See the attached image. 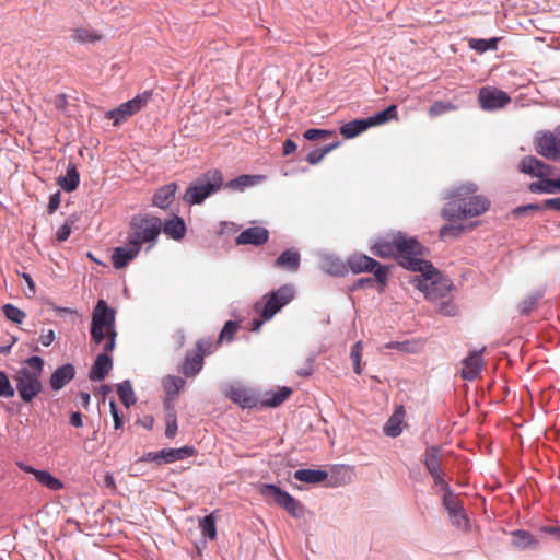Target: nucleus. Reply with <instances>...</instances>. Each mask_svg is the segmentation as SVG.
<instances>
[{
  "label": "nucleus",
  "instance_id": "nucleus-1",
  "mask_svg": "<svg viewBox=\"0 0 560 560\" xmlns=\"http://www.w3.org/2000/svg\"><path fill=\"white\" fill-rule=\"evenodd\" d=\"M115 310L104 300L96 303L91 322V338L96 345L103 343L104 352L98 354L90 371V380L103 381L113 368L109 352L115 349L117 331L115 327Z\"/></svg>",
  "mask_w": 560,
  "mask_h": 560
},
{
  "label": "nucleus",
  "instance_id": "nucleus-2",
  "mask_svg": "<svg viewBox=\"0 0 560 560\" xmlns=\"http://www.w3.org/2000/svg\"><path fill=\"white\" fill-rule=\"evenodd\" d=\"M477 191V185L471 183L460 185L450 191V201L441 212L443 219L448 222L466 221L487 212L491 202Z\"/></svg>",
  "mask_w": 560,
  "mask_h": 560
},
{
  "label": "nucleus",
  "instance_id": "nucleus-3",
  "mask_svg": "<svg viewBox=\"0 0 560 560\" xmlns=\"http://www.w3.org/2000/svg\"><path fill=\"white\" fill-rule=\"evenodd\" d=\"M44 360L34 355L25 360V365L19 369L12 376L15 383V392L25 404L32 402L44 389L42 374Z\"/></svg>",
  "mask_w": 560,
  "mask_h": 560
},
{
  "label": "nucleus",
  "instance_id": "nucleus-4",
  "mask_svg": "<svg viewBox=\"0 0 560 560\" xmlns=\"http://www.w3.org/2000/svg\"><path fill=\"white\" fill-rule=\"evenodd\" d=\"M295 295L292 284H283L277 290L265 294L260 301L256 302L254 310L261 318H255L252 322V330L259 331L264 322L271 319L283 306L289 304Z\"/></svg>",
  "mask_w": 560,
  "mask_h": 560
},
{
  "label": "nucleus",
  "instance_id": "nucleus-5",
  "mask_svg": "<svg viewBox=\"0 0 560 560\" xmlns=\"http://www.w3.org/2000/svg\"><path fill=\"white\" fill-rule=\"evenodd\" d=\"M162 231V221L153 215H136L130 221L128 240L136 246L142 247L147 244V250L155 246Z\"/></svg>",
  "mask_w": 560,
  "mask_h": 560
},
{
  "label": "nucleus",
  "instance_id": "nucleus-6",
  "mask_svg": "<svg viewBox=\"0 0 560 560\" xmlns=\"http://www.w3.org/2000/svg\"><path fill=\"white\" fill-rule=\"evenodd\" d=\"M418 272L420 273L413 276L410 283L423 292L428 300L436 301L450 292L451 281L443 278L432 265L431 268H422Z\"/></svg>",
  "mask_w": 560,
  "mask_h": 560
},
{
  "label": "nucleus",
  "instance_id": "nucleus-7",
  "mask_svg": "<svg viewBox=\"0 0 560 560\" xmlns=\"http://www.w3.org/2000/svg\"><path fill=\"white\" fill-rule=\"evenodd\" d=\"M404 244L398 246L395 257L399 264L411 271H418L422 268H431V264L423 259L425 247H423L415 237L408 236L401 232Z\"/></svg>",
  "mask_w": 560,
  "mask_h": 560
},
{
  "label": "nucleus",
  "instance_id": "nucleus-8",
  "mask_svg": "<svg viewBox=\"0 0 560 560\" xmlns=\"http://www.w3.org/2000/svg\"><path fill=\"white\" fill-rule=\"evenodd\" d=\"M222 185V173L219 170H210L197 184L186 189L183 199L189 205L201 203L211 194L220 190Z\"/></svg>",
  "mask_w": 560,
  "mask_h": 560
},
{
  "label": "nucleus",
  "instance_id": "nucleus-9",
  "mask_svg": "<svg viewBox=\"0 0 560 560\" xmlns=\"http://www.w3.org/2000/svg\"><path fill=\"white\" fill-rule=\"evenodd\" d=\"M259 492L266 499H272L278 505L283 508L291 516L300 518L304 515V506L288 492L281 490L275 485L265 483L259 488Z\"/></svg>",
  "mask_w": 560,
  "mask_h": 560
},
{
  "label": "nucleus",
  "instance_id": "nucleus-10",
  "mask_svg": "<svg viewBox=\"0 0 560 560\" xmlns=\"http://www.w3.org/2000/svg\"><path fill=\"white\" fill-rule=\"evenodd\" d=\"M536 152L551 161L560 160V126L553 131L545 130L535 138Z\"/></svg>",
  "mask_w": 560,
  "mask_h": 560
},
{
  "label": "nucleus",
  "instance_id": "nucleus-11",
  "mask_svg": "<svg viewBox=\"0 0 560 560\" xmlns=\"http://www.w3.org/2000/svg\"><path fill=\"white\" fill-rule=\"evenodd\" d=\"M348 266L353 273L373 272L375 280L382 285L386 283L388 269L366 255H353L348 259Z\"/></svg>",
  "mask_w": 560,
  "mask_h": 560
},
{
  "label": "nucleus",
  "instance_id": "nucleus-12",
  "mask_svg": "<svg viewBox=\"0 0 560 560\" xmlns=\"http://www.w3.org/2000/svg\"><path fill=\"white\" fill-rule=\"evenodd\" d=\"M151 96L152 92L145 91L132 100L120 104L117 108L107 112L106 117L114 119V126H118L121 121L127 120L129 117L140 112L147 105Z\"/></svg>",
  "mask_w": 560,
  "mask_h": 560
},
{
  "label": "nucleus",
  "instance_id": "nucleus-13",
  "mask_svg": "<svg viewBox=\"0 0 560 560\" xmlns=\"http://www.w3.org/2000/svg\"><path fill=\"white\" fill-rule=\"evenodd\" d=\"M480 107L486 110H493L504 107L511 102V97L504 91L491 86L480 89L478 94Z\"/></svg>",
  "mask_w": 560,
  "mask_h": 560
},
{
  "label": "nucleus",
  "instance_id": "nucleus-14",
  "mask_svg": "<svg viewBox=\"0 0 560 560\" xmlns=\"http://www.w3.org/2000/svg\"><path fill=\"white\" fill-rule=\"evenodd\" d=\"M402 244L401 232H393L380 237L371 247V252L381 258H390L396 256L398 246Z\"/></svg>",
  "mask_w": 560,
  "mask_h": 560
},
{
  "label": "nucleus",
  "instance_id": "nucleus-15",
  "mask_svg": "<svg viewBox=\"0 0 560 560\" xmlns=\"http://www.w3.org/2000/svg\"><path fill=\"white\" fill-rule=\"evenodd\" d=\"M443 506L448 512L451 522L457 527H466L468 523L467 515L464 512L463 502L454 492H447L442 498Z\"/></svg>",
  "mask_w": 560,
  "mask_h": 560
},
{
  "label": "nucleus",
  "instance_id": "nucleus-16",
  "mask_svg": "<svg viewBox=\"0 0 560 560\" xmlns=\"http://www.w3.org/2000/svg\"><path fill=\"white\" fill-rule=\"evenodd\" d=\"M140 247L136 246L133 242L128 240L125 246L116 247L112 255V262L116 269L126 267L132 259H135L139 253Z\"/></svg>",
  "mask_w": 560,
  "mask_h": 560
},
{
  "label": "nucleus",
  "instance_id": "nucleus-17",
  "mask_svg": "<svg viewBox=\"0 0 560 560\" xmlns=\"http://www.w3.org/2000/svg\"><path fill=\"white\" fill-rule=\"evenodd\" d=\"M269 232L262 226H253L242 231L236 237L237 245L260 246L268 242Z\"/></svg>",
  "mask_w": 560,
  "mask_h": 560
},
{
  "label": "nucleus",
  "instance_id": "nucleus-18",
  "mask_svg": "<svg viewBox=\"0 0 560 560\" xmlns=\"http://www.w3.org/2000/svg\"><path fill=\"white\" fill-rule=\"evenodd\" d=\"M483 349L480 351H472L467 358L463 360V369L460 371V375L466 381L475 380L483 365L482 360Z\"/></svg>",
  "mask_w": 560,
  "mask_h": 560
},
{
  "label": "nucleus",
  "instance_id": "nucleus-19",
  "mask_svg": "<svg viewBox=\"0 0 560 560\" xmlns=\"http://www.w3.org/2000/svg\"><path fill=\"white\" fill-rule=\"evenodd\" d=\"M75 370L70 363L63 364L55 370L49 378V384L54 390H60L70 381L74 378Z\"/></svg>",
  "mask_w": 560,
  "mask_h": 560
},
{
  "label": "nucleus",
  "instance_id": "nucleus-20",
  "mask_svg": "<svg viewBox=\"0 0 560 560\" xmlns=\"http://www.w3.org/2000/svg\"><path fill=\"white\" fill-rule=\"evenodd\" d=\"M176 191V183H170L167 185L162 186L156 190V192L153 196V205L161 209L168 208L175 199Z\"/></svg>",
  "mask_w": 560,
  "mask_h": 560
},
{
  "label": "nucleus",
  "instance_id": "nucleus-21",
  "mask_svg": "<svg viewBox=\"0 0 560 560\" xmlns=\"http://www.w3.org/2000/svg\"><path fill=\"white\" fill-rule=\"evenodd\" d=\"M162 230L170 238L180 241L185 237L186 224L180 217L174 215L162 223Z\"/></svg>",
  "mask_w": 560,
  "mask_h": 560
},
{
  "label": "nucleus",
  "instance_id": "nucleus-22",
  "mask_svg": "<svg viewBox=\"0 0 560 560\" xmlns=\"http://www.w3.org/2000/svg\"><path fill=\"white\" fill-rule=\"evenodd\" d=\"M103 34L90 26H79L72 30L71 38L80 44H90L101 42Z\"/></svg>",
  "mask_w": 560,
  "mask_h": 560
},
{
  "label": "nucleus",
  "instance_id": "nucleus-23",
  "mask_svg": "<svg viewBox=\"0 0 560 560\" xmlns=\"http://www.w3.org/2000/svg\"><path fill=\"white\" fill-rule=\"evenodd\" d=\"M275 266L294 272L300 267V254L291 248L284 250L275 261Z\"/></svg>",
  "mask_w": 560,
  "mask_h": 560
},
{
  "label": "nucleus",
  "instance_id": "nucleus-24",
  "mask_svg": "<svg viewBox=\"0 0 560 560\" xmlns=\"http://www.w3.org/2000/svg\"><path fill=\"white\" fill-rule=\"evenodd\" d=\"M405 417V410L402 406H399L394 415L389 418L384 427L386 435L396 438L402 432V421Z\"/></svg>",
  "mask_w": 560,
  "mask_h": 560
},
{
  "label": "nucleus",
  "instance_id": "nucleus-25",
  "mask_svg": "<svg viewBox=\"0 0 560 560\" xmlns=\"http://www.w3.org/2000/svg\"><path fill=\"white\" fill-rule=\"evenodd\" d=\"M80 183V175L77 170V166L73 163H70L67 167V174L65 176H60L58 178V185L65 191H73L77 189Z\"/></svg>",
  "mask_w": 560,
  "mask_h": 560
},
{
  "label": "nucleus",
  "instance_id": "nucleus-26",
  "mask_svg": "<svg viewBox=\"0 0 560 560\" xmlns=\"http://www.w3.org/2000/svg\"><path fill=\"white\" fill-rule=\"evenodd\" d=\"M424 465L430 475H436L442 470L441 467V447L428 446L424 452Z\"/></svg>",
  "mask_w": 560,
  "mask_h": 560
},
{
  "label": "nucleus",
  "instance_id": "nucleus-27",
  "mask_svg": "<svg viewBox=\"0 0 560 560\" xmlns=\"http://www.w3.org/2000/svg\"><path fill=\"white\" fill-rule=\"evenodd\" d=\"M195 448L191 446H183L179 448H164L160 451L161 459L165 463H174L185 459L194 455Z\"/></svg>",
  "mask_w": 560,
  "mask_h": 560
},
{
  "label": "nucleus",
  "instance_id": "nucleus-28",
  "mask_svg": "<svg viewBox=\"0 0 560 560\" xmlns=\"http://www.w3.org/2000/svg\"><path fill=\"white\" fill-rule=\"evenodd\" d=\"M369 127H371V126H370L368 118L366 119H354V120H351V121L345 124L343 126H341L340 133L346 139H351V138L359 136L363 131H365Z\"/></svg>",
  "mask_w": 560,
  "mask_h": 560
},
{
  "label": "nucleus",
  "instance_id": "nucleus-29",
  "mask_svg": "<svg viewBox=\"0 0 560 560\" xmlns=\"http://www.w3.org/2000/svg\"><path fill=\"white\" fill-rule=\"evenodd\" d=\"M291 394H292V389L289 387H281L280 389H278L275 393H272V392L266 393L261 400V406L272 407V408L278 407L282 402H284L290 397Z\"/></svg>",
  "mask_w": 560,
  "mask_h": 560
},
{
  "label": "nucleus",
  "instance_id": "nucleus-30",
  "mask_svg": "<svg viewBox=\"0 0 560 560\" xmlns=\"http://www.w3.org/2000/svg\"><path fill=\"white\" fill-rule=\"evenodd\" d=\"M385 349H395L405 353H418L422 350L423 343L420 340L390 341L384 345Z\"/></svg>",
  "mask_w": 560,
  "mask_h": 560
},
{
  "label": "nucleus",
  "instance_id": "nucleus-31",
  "mask_svg": "<svg viewBox=\"0 0 560 560\" xmlns=\"http://www.w3.org/2000/svg\"><path fill=\"white\" fill-rule=\"evenodd\" d=\"M203 366L202 353H195L194 355H187L182 372L187 377L197 375Z\"/></svg>",
  "mask_w": 560,
  "mask_h": 560
},
{
  "label": "nucleus",
  "instance_id": "nucleus-32",
  "mask_svg": "<svg viewBox=\"0 0 560 560\" xmlns=\"http://www.w3.org/2000/svg\"><path fill=\"white\" fill-rule=\"evenodd\" d=\"M327 472L315 469H299L294 472V478L306 483H319L327 478Z\"/></svg>",
  "mask_w": 560,
  "mask_h": 560
},
{
  "label": "nucleus",
  "instance_id": "nucleus-33",
  "mask_svg": "<svg viewBox=\"0 0 560 560\" xmlns=\"http://www.w3.org/2000/svg\"><path fill=\"white\" fill-rule=\"evenodd\" d=\"M513 545L518 549H534L538 541L526 530H514L512 533Z\"/></svg>",
  "mask_w": 560,
  "mask_h": 560
},
{
  "label": "nucleus",
  "instance_id": "nucleus-34",
  "mask_svg": "<svg viewBox=\"0 0 560 560\" xmlns=\"http://www.w3.org/2000/svg\"><path fill=\"white\" fill-rule=\"evenodd\" d=\"M229 397L231 400L240 404L244 408H252L256 406V399L243 388H232L229 392Z\"/></svg>",
  "mask_w": 560,
  "mask_h": 560
},
{
  "label": "nucleus",
  "instance_id": "nucleus-35",
  "mask_svg": "<svg viewBox=\"0 0 560 560\" xmlns=\"http://www.w3.org/2000/svg\"><path fill=\"white\" fill-rule=\"evenodd\" d=\"M35 479L44 487L57 491L63 488V483L61 480L54 477L49 471L47 470H38L36 471Z\"/></svg>",
  "mask_w": 560,
  "mask_h": 560
},
{
  "label": "nucleus",
  "instance_id": "nucleus-36",
  "mask_svg": "<svg viewBox=\"0 0 560 560\" xmlns=\"http://www.w3.org/2000/svg\"><path fill=\"white\" fill-rule=\"evenodd\" d=\"M117 394L121 402L127 408H129L131 405L136 402L132 385L129 381H124L122 383L118 384Z\"/></svg>",
  "mask_w": 560,
  "mask_h": 560
},
{
  "label": "nucleus",
  "instance_id": "nucleus-37",
  "mask_svg": "<svg viewBox=\"0 0 560 560\" xmlns=\"http://www.w3.org/2000/svg\"><path fill=\"white\" fill-rule=\"evenodd\" d=\"M558 185V179L542 178L540 182L532 183L529 185V190L532 192L555 194L559 191Z\"/></svg>",
  "mask_w": 560,
  "mask_h": 560
},
{
  "label": "nucleus",
  "instance_id": "nucleus-38",
  "mask_svg": "<svg viewBox=\"0 0 560 560\" xmlns=\"http://www.w3.org/2000/svg\"><path fill=\"white\" fill-rule=\"evenodd\" d=\"M397 117V107L396 105H390L386 109L377 113L376 115L369 117L370 126H377L384 122L389 121Z\"/></svg>",
  "mask_w": 560,
  "mask_h": 560
},
{
  "label": "nucleus",
  "instance_id": "nucleus-39",
  "mask_svg": "<svg viewBox=\"0 0 560 560\" xmlns=\"http://www.w3.org/2000/svg\"><path fill=\"white\" fill-rule=\"evenodd\" d=\"M498 38H491V39H476L471 38L468 42V45L471 49L478 51L479 54H482L487 50H497L498 49Z\"/></svg>",
  "mask_w": 560,
  "mask_h": 560
},
{
  "label": "nucleus",
  "instance_id": "nucleus-40",
  "mask_svg": "<svg viewBox=\"0 0 560 560\" xmlns=\"http://www.w3.org/2000/svg\"><path fill=\"white\" fill-rule=\"evenodd\" d=\"M466 231V226L463 224H455L452 222L450 224H444L440 229V238L447 240L450 237H459Z\"/></svg>",
  "mask_w": 560,
  "mask_h": 560
},
{
  "label": "nucleus",
  "instance_id": "nucleus-41",
  "mask_svg": "<svg viewBox=\"0 0 560 560\" xmlns=\"http://www.w3.org/2000/svg\"><path fill=\"white\" fill-rule=\"evenodd\" d=\"M163 386L167 395H177L185 386V381L178 376H166Z\"/></svg>",
  "mask_w": 560,
  "mask_h": 560
},
{
  "label": "nucleus",
  "instance_id": "nucleus-42",
  "mask_svg": "<svg viewBox=\"0 0 560 560\" xmlns=\"http://www.w3.org/2000/svg\"><path fill=\"white\" fill-rule=\"evenodd\" d=\"M457 106L451 102L435 101L429 108V116L435 118L448 112L456 110Z\"/></svg>",
  "mask_w": 560,
  "mask_h": 560
},
{
  "label": "nucleus",
  "instance_id": "nucleus-43",
  "mask_svg": "<svg viewBox=\"0 0 560 560\" xmlns=\"http://www.w3.org/2000/svg\"><path fill=\"white\" fill-rule=\"evenodd\" d=\"M2 312L9 320L16 324H21L26 317V314L22 310L10 303L2 306Z\"/></svg>",
  "mask_w": 560,
  "mask_h": 560
},
{
  "label": "nucleus",
  "instance_id": "nucleus-44",
  "mask_svg": "<svg viewBox=\"0 0 560 560\" xmlns=\"http://www.w3.org/2000/svg\"><path fill=\"white\" fill-rule=\"evenodd\" d=\"M540 298H541V294H539V293H535V294L526 296L518 304V312L522 315H529L536 308Z\"/></svg>",
  "mask_w": 560,
  "mask_h": 560
},
{
  "label": "nucleus",
  "instance_id": "nucleus-45",
  "mask_svg": "<svg viewBox=\"0 0 560 560\" xmlns=\"http://www.w3.org/2000/svg\"><path fill=\"white\" fill-rule=\"evenodd\" d=\"M339 144L340 143L337 141L335 143L326 145L323 149H316L310 152L306 158L307 162L313 165L319 163L327 153L336 149Z\"/></svg>",
  "mask_w": 560,
  "mask_h": 560
},
{
  "label": "nucleus",
  "instance_id": "nucleus-46",
  "mask_svg": "<svg viewBox=\"0 0 560 560\" xmlns=\"http://www.w3.org/2000/svg\"><path fill=\"white\" fill-rule=\"evenodd\" d=\"M257 176L241 175L226 183L225 187L230 189H243L244 187L254 185L257 182Z\"/></svg>",
  "mask_w": 560,
  "mask_h": 560
},
{
  "label": "nucleus",
  "instance_id": "nucleus-47",
  "mask_svg": "<svg viewBox=\"0 0 560 560\" xmlns=\"http://www.w3.org/2000/svg\"><path fill=\"white\" fill-rule=\"evenodd\" d=\"M200 528L203 536L214 539L217 537L215 520L212 514L207 515L200 522Z\"/></svg>",
  "mask_w": 560,
  "mask_h": 560
},
{
  "label": "nucleus",
  "instance_id": "nucleus-48",
  "mask_svg": "<svg viewBox=\"0 0 560 560\" xmlns=\"http://www.w3.org/2000/svg\"><path fill=\"white\" fill-rule=\"evenodd\" d=\"M541 208L553 209V210L560 211V197L546 199L544 201L542 206L532 203L526 207L517 208L516 212H523L526 210H539Z\"/></svg>",
  "mask_w": 560,
  "mask_h": 560
},
{
  "label": "nucleus",
  "instance_id": "nucleus-49",
  "mask_svg": "<svg viewBox=\"0 0 560 560\" xmlns=\"http://www.w3.org/2000/svg\"><path fill=\"white\" fill-rule=\"evenodd\" d=\"M15 395V388L11 384L5 372L0 371V397L12 398Z\"/></svg>",
  "mask_w": 560,
  "mask_h": 560
},
{
  "label": "nucleus",
  "instance_id": "nucleus-50",
  "mask_svg": "<svg viewBox=\"0 0 560 560\" xmlns=\"http://www.w3.org/2000/svg\"><path fill=\"white\" fill-rule=\"evenodd\" d=\"M362 349H363L362 341H358L353 345V347L351 349V353H350V357L353 362V370H354V373H357V374H361V372H362V370H361Z\"/></svg>",
  "mask_w": 560,
  "mask_h": 560
},
{
  "label": "nucleus",
  "instance_id": "nucleus-51",
  "mask_svg": "<svg viewBox=\"0 0 560 560\" xmlns=\"http://www.w3.org/2000/svg\"><path fill=\"white\" fill-rule=\"evenodd\" d=\"M238 329V324L233 320H228L221 330V334L218 339V343L222 340L231 341Z\"/></svg>",
  "mask_w": 560,
  "mask_h": 560
},
{
  "label": "nucleus",
  "instance_id": "nucleus-52",
  "mask_svg": "<svg viewBox=\"0 0 560 560\" xmlns=\"http://www.w3.org/2000/svg\"><path fill=\"white\" fill-rule=\"evenodd\" d=\"M335 136V131L324 129H308L304 132V138L307 140L327 139L332 138Z\"/></svg>",
  "mask_w": 560,
  "mask_h": 560
},
{
  "label": "nucleus",
  "instance_id": "nucleus-53",
  "mask_svg": "<svg viewBox=\"0 0 560 560\" xmlns=\"http://www.w3.org/2000/svg\"><path fill=\"white\" fill-rule=\"evenodd\" d=\"M537 158L525 156L520 163V171L524 174L535 175L537 168Z\"/></svg>",
  "mask_w": 560,
  "mask_h": 560
},
{
  "label": "nucleus",
  "instance_id": "nucleus-54",
  "mask_svg": "<svg viewBox=\"0 0 560 560\" xmlns=\"http://www.w3.org/2000/svg\"><path fill=\"white\" fill-rule=\"evenodd\" d=\"M177 433V420L174 412L168 413L166 417V429L165 435L168 439H173Z\"/></svg>",
  "mask_w": 560,
  "mask_h": 560
},
{
  "label": "nucleus",
  "instance_id": "nucleus-55",
  "mask_svg": "<svg viewBox=\"0 0 560 560\" xmlns=\"http://www.w3.org/2000/svg\"><path fill=\"white\" fill-rule=\"evenodd\" d=\"M537 168L534 176L539 178H545L553 173L552 166L544 163L542 161L537 159Z\"/></svg>",
  "mask_w": 560,
  "mask_h": 560
},
{
  "label": "nucleus",
  "instance_id": "nucleus-56",
  "mask_svg": "<svg viewBox=\"0 0 560 560\" xmlns=\"http://www.w3.org/2000/svg\"><path fill=\"white\" fill-rule=\"evenodd\" d=\"M109 408H110V413H112L113 420H114V428H115V430H118L122 427L124 421L119 415V410H118L116 402L112 400L109 402Z\"/></svg>",
  "mask_w": 560,
  "mask_h": 560
},
{
  "label": "nucleus",
  "instance_id": "nucleus-57",
  "mask_svg": "<svg viewBox=\"0 0 560 560\" xmlns=\"http://www.w3.org/2000/svg\"><path fill=\"white\" fill-rule=\"evenodd\" d=\"M196 347H197L196 353H202V359H203L205 355L211 353L212 341L210 339H202L197 342Z\"/></svg>",
  "mask_w": 560,
  "mask_h": 560
},
{
  "label": "nucleus",
  "instance_id": "nucleus-58",
  "mask_svg": "<svg viewBox=\"0 0 560 560\" xmlns=\"http://www.w3.org/2000/svg\"><path fill=\"white\" fill-rule=\"evenodd\" d=\"M435 485L440 486L443 494L447 492H453L448 486V483L443 478V471H438L436 475H431Z\"/></svg>",
  "mask_w": 560,
  "mask_h": 560
},
{
  "label": "nucleus",
  "instance_id": "nucleus-59",
  "mask_svg": "<svg viewBox=\"0 0 560 560\" xmlns=\"http://www.w3.org/2000/svg\"><path fill=\"white\" fill-rule=\"evenodd\" d=\"M70 233H71V225L66 222L65 224H62L57 233H56V238L59 241V242H65L68 240V237L70 236Z\"/></svg>",
  "mask_w": 560,
  "mask_h": 560
},
{
  "label": "nucleus",
  "instance_id": "nucleus-60",
  "mask_svg": "<svg viewBox=\"0 0 560 560\" xmlns=\"http://www.w3.org/2000/svg\"><path fill=\"white\" fill-rule=\"evenodd\" d=\"M21 277L23 278V280L26 282L27 287H28V292L25 293V295L27 298H32L35 295L36 293V285L32 279V277L28 275V273H22Z\"/></svg>",
  "mask_w": 560,
  "mask_h": 560
},
{
  "label": "nucleus",
  "instance_id": "nucleus-61",
  "mask_svg": "<svg viewBox=\"0 0 560 560\" xmlns=\"http://www.w3.org/2000/svg\"><path fill=\"white\" fill-rule=\"evenodd\" d=\"M60 206V195L59 192L52 194L49 198L48 202V212L54 213Z\"/></svg>",
  "mask_w": 560,
  "mask_h": 560
},
{
  "label": "nucleus",
  "instance_id": "nucleus-62",
  "mask_svg": "<svg viewBox=\"0 0 560 560\" xmlns=\"http://www.w3.org/2000/svg\"><path fill=\"white\" fill-rule=\"evenodd\" d=\"M55 340L54 330L49 329L47 332H42L39 341L43 346L48 347Z\"/></svg>",
  "mask_w": 560,
  "mask_h": 560
},
{
  "label": "nucleus",
  "instance_id": "nucleus-63",
  "mask_svg": "<svg viewBox=\"0 0 560 560\" xmlns=\"http://www.w3.org/2000/svg\"><path fill=\"white\" fill-rule=\"evenodd\" d=\"M282 149H283V155H289V154L295 152V150L298 149V145L294 141L288 139L284 141Z\"/></svg>",
  "mask_w": 560,
  "mask_h": 560
},
{
  "label": "nucleus",
  "instance_id": "nucleus-64",
  "mask_svg": "<svg viewBox=\"0 0 560 560\" xmlns=\"http://www.w3.org/2000/svg\"><path fill=\"white\" fill-rule=\"evenodd\" d=\"M70 424L75 428H81L83 425L82 415L80 412H72L70 416Z\"/></svg>",
  "mask_w": 560,
  "mask_h": 560
}]
</instances>
